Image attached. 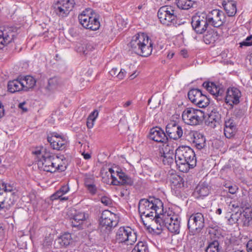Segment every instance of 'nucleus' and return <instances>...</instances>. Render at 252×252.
Returning <instances> with one entry per match:
<instances>
[{
	"label": "nucleus",
	"mask_w": 252,
	"mask_h": 252,
	"mask_svg": "<svg viewBox=\"0 0 252 252\" xmlns=\"http://www.w3.org/2000/svg\"><path fill=\"white\" fill-rule=\"evenodd\" d=\"M4 115V110L3 105L2 103L0 101V119L2 118Z\"/></svg>",
	"instance_id": "680f3d73"
},
{
	"label": "nucleus",
	"mask_w": 252,
	"mask_h": 252,
	"mask_svg": "<svg viewBox=\"0 0 252 252\" xmlns=\"http://www.w3.org/2000/svg\"><path fill=\"white\" fill-rule=\"evenodd\" d=\"M15 32L10 28L0 29V49L11 43L14 39Z\"/></svg>",
	"instance_id": "4be33fe9"
},
{
	"label": "nucleus",
	"mask_w": 252,
	"mask_h": 252,
	"mask_svg": "<svg viewBox=\"0 0 252 252\" xmlns=\"http://www.w3.org/2000/svg\"><path fill=\"white\" fill-rule=\"evenodd\" d=\"M74 0H62L55 1L51 8L53 12L61 18L67 17L75 5Z\"/></svg>",
	"instance_id": "0eeeda50"
},
{
	"label": "nucleus",
	"mask_w": 252,
	"mask_h": 252,
	"mask_svg": "<svg viewBox=\"0 0 252 252\" xmlns=\"http://www.w3.org/2000/svg\"><path fill=\"white\" fill-rule=\"evenodd\" d=\"M189 99L190 101L199 108H205L209 103V98L202 93L200 90L192 89L188 94Z\"/></svg>",
	"instance_id": "9d476101"
},
{
	"label": "nucleus",
	"mask_w": 252,
	"mask_h": 252,
	"mask_svg": "<svg viewBox=\"0 0 252 252\" xmlns=\"http://www.w3.org/2000/svg\"><path fill=\"white\" fill-rule=\"evenodd\" d=\"M89 192L92 195H94L96 194L97 191V189L95 184L91 185H89V187L86 188Z\"/></svg>",
	"instance_id": "8fccbe9b"
},
{
	"label": "nucleus",
	"mask_w": 252,
	"mask_h": 252,
	"mask_svg": "<svg viewBox=\"0 0 252 252\" xmlns=\"http://www.w3.org/2000/svg\"><path fill=\"white\" fill-rule=\"evenodd\" d=\"M181 54L184 58H186L187 57L188 53L186 50H181Z\"/></svg>",
	"instance_id": "0e129e2a"
},
{
	"label": "nucleus",
	"mask_w": 252,
	"mask_h": 252,
	"mask_svg": "<svg viewBox=\"0 0 252 252\" xmlns=\"http://www.w3.org/2000/svg\"><path fill=\"white\" fill-rule=\"evenodd\" d=\"M226 188L228 189V192L231 194H235L237 191L238 190V187L236 185H229L228 187H226Z\"/></svg>",
	"instance_id": "864d4df0"
},
{
	"label": "nucleus",
	"mask_w": 252,
	"mask_h": 252,
	"mask_svg": "<svg viewBox=\"0 0 252 252\" xmlns=\"http://www.w3.org/2000/svg\"><path fill=\"white\" fill-rule=\"evenodd\" d=\"M169 180L172 192L177 196L180 195L181 191L184 189L185 186L183 178L176 174H171Z\"/></svg>",
	"instance_id": "a211bd4d"
},
{
	"label": "nucleus",
	"mask_w": 252,
	"mask_h": 252,
	"mask_svg": "<svg viewBox=\"0 0 252 252\" xmlns=\"http://www.w3.org/2000/svg\"><path fill=\"white\" fill-rule=\"evenodd\" d=\"M227 222L230 225H233L235 223H237L238 225H240L239 224V213L236 212L232 214L230 217L227 219Z\"/></svg>",
	"instance_id": "79ce46f5"
},
{
	"label": "nucleus",
	"mask_w": 252,
	"mask_h": 252,
	"mask_svg": "<svg viewBox=\"0 0 252 252\" xmlns=\"http://www.w3.org/2000/svg\"><path fill=\"white\" fill-rule=\"evenodd\" d=\"M227 252H245L244 250H238V249H232V250L228 251Z\"/></svg>",
	"instance_id": "69168bd1"
},
{
	"label": "nucleus",
	"mask_w": 252,
	"mask_h": 252,
	"mask_svg": "<svg viewBox=\"0 0 252 252\" xmlns=\"http://www.w3.org/2000/svg\"><path fill=\"white\" fill-rule=\"evenodd\" d=\"M60 84V79L57 77H53L48 80V84L45 88L48 91H51L56 89Z\"/></svg>",
	"instance_id": "c9c22d12"
},
{
	"label": "nucleus",
	"mask_w": 252,
	"mask_h": 252,
	"mask_svg": "<svg viewBox=\"0 0 252 252\" xmlns=\"http://www.w3.org/2000/svg\"><path fill=\"white\" fill-rule=\"evenodd\" d=\"M38 158V167L44 171L54 173L57 171H63L66 167L59 163L60 159L58 157L54 158L46 152L43 147L36 148L32 152Z\"/></svg>",
	"instance_id": "f257e3e1"
},
{
	"label": "nucleus",
	"mask_w": 252,
	"mask_h": 252,
	"mask_svg": "<svg viewBox=\"0 0 252 252\" xmlns=\"http://www.w3.org/2000/svg\"><path fill=\"white\" fill-rule=\"evenodd\" d=\"M56 242L60 244L61 247H67L72 242L71 235L69 233H65L60 237H59Z\"/></svg>",
	"instance_id": "7c9ffc66"
},
{
	"label": "nucleus",
	"mask_w": 252,
	"mask_h": 252,
	"mask_svg": "<svg viewBox=\"0 0 252 252\" xmlns=\"http://www.w3.org/2000/svg\"><path fill=\"white\" fill-rule=\"evenodd\" d=\"M204 225V215L199 212L193 213L189 217L188 220V235L190 236L198 235Z\"/></svg>",
	"instance_id": "39448f33"
},
{
	"label": "nucleus",
	"mask_w": 252,
	"mask_h": 252,
	"mask_svg": "<svg viewBox=\"0 0 252 252\" xmlns=\"http://www.w3.org/2000/svg\"><path fill=\"white\" fill-rule=\"evenodd\" d=\"M163 210V207H162V209H160V210L157 208V209L153 211L152 210H146L145 213L141 211L140 210H138V212L141 216H145L147 218H151V219H152V218H153L155 215H157V214H160V213L162 212Z\"/></svg>",
	"instance_id": "e433bc0d"
},
{
	"label": "nucleus",
	"mask_w": 252,
	"mask_h": 252,
	"mask_svg": "<svg viewBox=\"0 0 252 252\" xmlns=\"http://www.w3.org/2000/svg\"><path fill=\"white\" fill-rule=\"evenodd\" d=\"M131 252H149L148 248L143 242H139Z\"/></svg>",
	"instance_id": "a19ab883"
},
{
	"label": "nucleus",
	"mask_w": 252,
	"mask_h": 252,
	"mask_svg": "<svg viewBox=\"0 0 252 252\" xmlns=\"http://www.w3.org/2000/svg\"><path fill=\"white\" fill-rule=\"evenodd\" d=\"M177 6L182 9L188 10L193 7L196 0H176Z\"/></svg>",
	"instance_id": "72a5a7b5"
},
{
	"label": "nucleus",
	"mask_w": 252,
	"mask_h": 252,
	"mask_svg": "<svg viewBox=\"0 0 252 252\" xmlns=\"http://www.w3.org/2000/svg\"><path fill=\"white\" fill-rule=\"evenodd\" d=\"M69 190V188L68 185H64L61 187V188L59 189L62 193L65 194L67 192H68Z\"/></svg>",
	"instance_id": "4d7b16f0"
},
{
	"label": "nucleus",
	"mask_w": 252,
	"mask_h": 252,
	"mask_svg": "<svg viewBox=\"0 0 252 252\" xmlns=\"http://www.w3.org/2000/svg\"><path fill=\"white\" fill-rule=\"evenodd\" d=\"M117 175L118 176L119 181L117 183L122 185L132 186L133 184V179L121 171H116Z\"/></svg>",
	"instance_id": "c756f323"
},
{
	"label": "nucleus",
	"mask_w": 252,
	"mask_h": 252,
	"mask_svg": "<svg viewBox=\"0 0 252 252\" xmlns=\"http://www.w3.org/2000/svg\"><path fill=\"white\" fill-rule=\"evenodd\" d=\"M168 216V214L166 213L162 214L160 213V214H157V215H155L153 218V220H154L155 222L156 223L157 225L161 224L164 225L165 226L164 224V220L165 219H167V217Z\"/></svg>",
	"instance_id": "ea45409f"
},
{
	"label": "nucleus",
	"mask_w": 252,
	"mask_h": 252,
	"mask_svg": "<svg viewBox=\"0 0 252 252\" xmlns=\"http://www.w3.org/2000/svg\"><path fill=\"white\" fill-rule=\"evenodd\" d=\"M159 156L160 160L165 165L170 166L175 161L174 150L168 145L159 149Z\"/></svg>",
	"instance_id": "dca6fc26"
},
{
	"label": "nucleus",
	"mask_w": 252,
	"mask_h": 252,
	"mask_svg": "<svg viewBox=\"0 0 252 252\" xmlns=\"http://www.w3.org/2000/svg\"><path fill=\"white\" fill-rule=\"evenodd\" d=\"M175 162L177 168L186 173L196 165V159L193 150L189 146L179 147L175 151Z\"/></svg>",
	"instance_id": "f03ea898"
},
{
	"label": "nucleus",
	"mask_w": 252,
	"mask_h": 252,
	"mask_svg": "<svg viewBox=\"0 0 252 252\" xmlns=\"http://www.w3.org/2000/svg\"><path fill=\"white\" fill-rule=\"evenodd\" d=\"M117 215L109 210H104L101 215L100 224L102 228H105L107 231H110L113 227L118 224Z\"/></svg>",
	"instance_id": "ddd939ff"
},
{
	"label": "nucleus",
	"mask_w": 252,
	"mask_h": 252,
	"mask_svg": "<svg viewBox=\"0 0 252 252\" xmlns=\"http://www.w3.org/2000/svg\"><path fill=\"white\" fill-rule=\"evenodd\" d=\"M188 140L198 150L204 148L206 144L205 136L197 131H190L187 135Z\"/></svg>",
	"instance_id": "f3484780"
},
{
	"label": "nucleus",
	"mask_w": 252,
	"mask_h": 252,
	"mask_svg": "<svg viewBox=\"0 0 252 252\" xmlns=\"http://www.w3.org/2000/svg\"><path fill=\"white\" fill-rule=\"evenodd\" d=\"M158 16L160 22L167 26L176 23L177 16L175 10L171 6H163L158 10Z\"/></svg>",
	"instance_id": "1a4fd4ad"
},
{
	"label": "nucleus",
	"mask_w": 252,
	"mask_h": 252,
	"mask_svg": "<svg viewBox=\"0 0 252 252\" xmlns=\"http://www.w3.org/2000/svg\"><path fill=\"white\" fill-rule=\"evenodd\" d=\"M252 45V35L248 36L245 40L240 43V46H251Z\"/></svg>",
	"instance_id": "603ef678"
},
{
	"label": "nucleus",
	"mask_w": 252,
	"mask_h": 252,
	"mask_svg": "<svg viewBox=\"0 0 252 252\" xmlns=\"http://www.w3.org/2000/svg\"><path fill=\"white\" fill-rule=\"evenodd\" d=\"M8 91L12 93L23 90L21 80L18 79L9 81L7 85Z\"/></svg>",
	"instance_id": "2f4dec72"
},
{
	"label": "nucleus",
	"mask_w": 252,
	"mask_h": 252,
	"mask_svg": "<svg viewBox=\"0 0 252 252\" xmlns=\"http://www.w3.org/2000/svg\"><path fill=\"white\" fill-rule=\"evenodd\" d=\"M191 24L192 29L197 34L203 33L209 26L206 17V14L203 13L192 16Z\"/></svg>",
	"instance_id": "4468645a"
},
{
	"label": "nucleus",
	"mask_w": 252,
	"mask_h": 252,
	"mask_svg": "<svg viewBox=\"0 0 252 252\" xmlns=\"http://www.w3.org/2000/svg\"><path fill=\"white\" fill-rule=\"evenodd\" d=\"M204 117V113L201 110L193 108H187L182 113L183 121L187 125L196 126L202 122Z\"/></svg>",
	"instance_id": "423d86ee"
},
{
	"label": "nucleus",
	"mask_w": 252,
	"mask_h": 252,
	"mask_svg": "<svg viewBox=\"0 0 252 252\" xmlns=\"http://www.w3.org/2000/svg\"><path fill=\"white\" fill-rule=\"evenodd\" d=\"M165 227L171 233L178 234L180 232V219L175 215H168L164 220Z\"/></svg>",
	"instance_id": "aec40b11"
},
{
	"label": "nucleus",
	"mask_w": 252,
	"mask_h": 252,
	"mask_svg": "<svg viewBox=\"0 0 252 252\" xmlns=\"http://www.w3.org/2000/svg\"><path fill=\"white\" fill-rule=\"evenodd\" d=\"M224 126L236 129V124L233 117H226L224 120Z\"/></svg>",
	"instance_id": "37998d69"
},
{
	"label": "nucleus",
	"mask_w": 252,
	"mask_h": 252,
	"mask_svg": "<svg viewBox=\"0 0 252 252\" xmlns=\"http://www.w3.org/2000/svg\"><path fill=\"white\" fill-rule=\"evenodd\" d=\"M163 205L162 202L159 199L155 197H149L148 199H140L138 204V210L145 213L147 210L153 211L157 208L160 210L163 207Z\"/></svg>",
	"instance_id": "f8f14e48"
},
{
	"label": "nucleus",
	"mask_w": 252,
	"mask_h": 252,
	"mask_svg": "<svg viewBox=\"0 0 252 252\" xmlns=\"http://www.w3.org/2000/svg\"><path fill=\"white\" fill-rule=\"evenodd\" d=\"M241 96V93L236 88H229L226 92L225 96V101L227 104L233 108V105H236L240 102V98Z\"/></svg>",
	"instance_id": "6ab92c4d"
},
{
	"label": "nucleus",
	"mask_w": 252,
	"mask_h": 252,
	"mask_svg": "<svg viewBox=\"0 0 252 252\" xmlns=\"http://www.w3.org/2000/svg\"><path fill=\"white\" fill-rule=\"evenodd\" d=\"M121 196H124L127 193L129 194V192L127 191V189H126L125 190H122L121 191Z\"/></svg>",
	"instance_id": "338daca9"
},
{
	"label": "nucleus",
	"mask_w": 252,
	"mask_h": 252,
	"mask_svg": "<svg viewBox=\"0 0 252 252\" xmlns=\"http://www.w3.org/2000/svg\"><path fill=\"white\" fill-rule=\"evenodd\" d=\"M0 189L3 190L6 192H11L13 190V187L3 180H1L0 182Z\"/></svg>",
	"instance_id": "49530a36"
},
{
	"label": "nucleus",
	"mask_w": 252,
	"mask_h": 252,
	"mask_svg": "<svg viewBox=\"0 0 252 252\" xmlns=\"http://www.w3.org/2000/svg\"><path fill=\"white\" fill-rule=\"evenodd\" d=\"M221 122V115L216 109H213L208 114V117L206 121L207 125L212 128H215Z\"/></svg>",
	"instance_id": "bb28decb"
},
{
	"label": "nucleus",
	"mask_w": 252,
	"mask_h": 252,
	"mask_svg": "<svg viewBox=\"0 0 252 252\" xmlns=\"http://www.w3.org/2000/svg\"><path fill=\"white\" fill-rule=\"evenodd\" d=\"M202 86L216 98L221 96L224 92L222 85L217 84L213 82H204Z\"/></svg>",
	"instance_id": "5701e85b"
},
{
	"label": "nucleus",
	"mask_w": 252,
	"mask_h": 252,
	"mask_svg": "<svg viewBox=\"0 0 252 252\" xmlns=\"http://www.w3.org/2000/svg\"><path fill=\"white\" fill-rule=\"evenodd\" d=\"M94 176H91L85 178L84 181V184L86 188L89 187V185H93L94 184Z\"/></svg>",
	"instance_id": "09e8293b"
},
{
	"label": "nucleus",
	"mask_w": 252,
	"mask_h": 252,
	"mask_svg": "<svg viewBox=\"0 0 252 252\" xmlns=\"http://www.w3.org/2000/svg\"><path fill=\"white\" fill-rule=\"evenodd\" d=\"M247 252H252V239L249 240L246 245Z\"/></svg>",
	"instance_id": "13d9d810"
},
{
	"label": "nucleus",
	"mask_w": 252,
	"mask_h": 252,
	"mask_svg": "<svg viewBox=\"0 0 252 252\" xmlns=\"http://www.w3.org/2000/svg\"><path fill=\"white\" fill-rule=\"evenodd\" d=\"M218 38L217 32H207L203 36V40L206 44H210L215 42Z\"/></svg>",
	"instance_id": "f704fd0d"
},
{
	"label": "nucleus",
	"mask_w": 252,
	"mask_h": 252,
	"mask_svg": "<svg viewBox=\"0 0 252 252\" xmlns=\"http://www.w3.org/2000/svg\"><path fill=\"white\" fill-rule=\"evenodd\" d=\"M89 218V215L84 212H79L71 218V224L73 227H79L83 228V223Z\"/></svg>",
	"instance_id": "a878e982"
},
{
	"label": "nucleus",
	"mask_w": 252,
	"mask_h": 252,
	"mask_svg": "<svg viewBox=\"0 0 252 252\" xmlns=\"http://www.w3.org/2000/svg\"><path fill=\"white\" fill-rule=\"evenodd\" d=\"M25 104V102L20 103L19 104V107L22 109L24 112H27L28 111V109L24 107Z\"/></svg>",
	"instance_id": "e2e57ef3"
},
{
	"label": "nucleus",
	"mask_w": 252,
	"mask_h": 252,
	"mask_svg": "<svg viewBox=\"0 0 252 252\" xmlns=\"http://www.w3.org/2000/svg\"><path fill=\"white\" fill-rule=\"evenodd\" d=\"M131 103L132 102L131 100H128L124 104L123 106L125 108L127 107L131 104Z\"/></svg>",
	"instance_id": "774afa93"
},
{
	"label": "nucleus",
	"mask_w": 252,
	"mask_h": 252,
	"mask_svg": "<svg viewBox=\"0 0 252 252\" xmlns=\"http://www.w3.org/2000/svg\"><path fill=\"white\" fill-rule=\"evenodd\" d=\"M209 25L214 28H219L223 25L226 21L225 13L221 10L215 9L206 14Z\"/></svg>",
	"instance_id": "9b49d317"
},
{
	"label": "nucleus",
	"mask_w": 252,
	"mask_h": 252,
	"mask_svg": "<svg viewBox=\"0 0 252 252\" xmlns=\"http://www.w3.org/2000/svg\"><path fill=\"white\" fill-rule=\"evenodd\" d=\"M149 137L152 140L158 143H166L168 141V137L164 131L158 127L151 129Z\"/></svg>",
	"instance_id": "b1692460"
},
{
	"label": "nucleus",
	"mask_w": 252,
	"mask_h": 252,
	"mask_svg": "<svg viewBox=\"0 0 252 252\" xmlns=\"http://www.w3.org/2000/svg\"><path fill=\"white\" fill-rule=\"evenodd\" d=\"M63 195L64 194L58 190L51 195V199L52 200L60 199L62 201L67 200L68 199V197H63Z\"/></svg>",
	"instance_id": "c03bdc74"
},
{
	"label": "nucleus",
	"mask_w": 252,
	"mask_h": 252,
	"mask_svg": "<svg viewBox=\"0 0 252 252\" xmlns=\"http://www.w3.org/2000/svg\"><path fill=\"white\" fill-rule=\"evenodd\" d=\"M252 222V209L246 207L239 213V224L242 227H249Z\"/></svg>",
	"instance_id": "393cba45"
},
{
	"label": "nucleus",
	"mask_w": 252,
	"mask_h": 252,
	"mask_svg": "<svg viewBox=\"0 0 252 252\" xmlns=\"http://www.w3.org/2000/svg\"><path fill=\"white\" fill-rule=\"evenodd\" d=\"M109 73L112 76H116L119 80H122L125 77L126 72L125 69H121L118 72V70L117 68H113L109 71Z\"/></svg>",
	"instance_id": "58836bf2"
},
{
	"label": "nucleus",
	"mask_w": 252,
	"mask_h": 252,
	"mask_svg": "<svg viewBox=\"0 0 252 252\" xmlns=\"http://www.w3.org/2000/svg\"><path fill=\"white\" fill-rule=\"evenodd\" d=\"M219 242L217 240L210 242L206 247L205 252H220Z\"/></svg>",
	"instance_id": "4c0bfd02"
},
{
	"label": "nucleus",
	"mask_w": 252,
	"mask_h": 252,
	"mask_svg": "<svg viewBox=\"0 0 252 252\" xmlns=\"http://www.w3.org/2000/svg\"><path fill=\"white\" fill-rule=\"evenodd\" d=\"M223 130L225 136L227 138H230L235 135L236 129L224 126Z\"/></svg>",
	"instance_id": "a18cd8bd"
},
{
	"label": "nucleus",
	"mask_w": 252,
	"mask_h": 252,
	"mask_svg": "<svg viewBox=\"0 0 252 252\" xmlns=\"http://www.w3.org/2000/svg\"><path fill=\"white\" fill-rule=\"evenodd\" d=\"M153 43L144 33L139 32L132 36L128 46L129 51L142 57L150 56L153 50Z\"/></svg>",
	"instance_id": "7ed1b4c3"
},
{
	"label": "nucleus",
	"mask_w": 252,
	"mask_h": 252,
	"mask_svg": "<svg viewBox=\"0 0 252 252\" xmlns=\"http://www.w3.org/2000/svg\"><path fill=\"white\" fill-rule=\"evenodd\" d=\"M166 132L167 137L173 140L180 138L183 135V130L181 126L175 122H172L166 126Z\"/></svg>",
	"instance_id": "412c9836"
},
{
	"label": "nucleus",
	"mask_w": 252,
	"mask_h": 252,
	"mask_svg": "<svg viewBox=\"0 0 252 252\" xmlns=\"http://www.w3.org/2000/svg\"><path fill=\"white\" fill-rule=\"evenodd\" d=\"M47 141L53 149L58 151L65 150L69 145L67 138L57 133H54L51 136H48Z\"/></svg>",
	"instance_id": "2eb2a0df"
},
{
	"label": "nucleus",
	"mask_w": 252,
	"mask_h": 252,
	"mask_svg": "<svg viewBox=\"0 0 252 252\" xmlns=\"http://www.w3.org/2000/svg\"><path fill=\"white\" fill-rule=\"evenodd\" d=\"M210 193L209 186L204 183H200L196 187L194 194L196 198L204 197L207 196Z\"/></svg>",
	"instance_id": "c85d7f7f"
},
{
	"label": "nucleus",
	"mask_w": 252,
	"mask_h": 252,
	"mask_svg": "<svg viewBox=\"0 0 252 252\" xmlns=\"http://www.w3.org/2000/svg\"><path fill=\"white\" fill-rule=\"evenodd\" d=\"M116 240L119 243L133 245L137 240L136 232L129 227H120L117 231Z\"/></svg>",
	"instance_id": "6e6552de"
},
{
	"label": "nucleus",
	"mask_w": 252,
	"mask_h": 252,
	"mask_svg": "<svg viewBox=\"0 0 252 252\" xmlns=\"http://www.w3.org/2000/svg\"><path fill=\"white\" fill-rule=\"evenodd\" d=\"M8 209L9 205L5 203V200H0V211H4L5 212L6 210Z\"/></svg>",
	"instance_id": "5fc2aeb1"
},
{
	"label": "nucleus",
	"mask_w": 252,
	"mask_h": 252,
	"mask_svg": "<svg viewBox=\"0 0 252 252\" xmlns=\"http://www.w3.org/2000/svg\"><path fill=\"white\" fill-rule=\"evenodd\" d=\"M94 121H95L93 120H90V118H88L87 121V127L89 129L93 128L94 126Z\"/></svg>",
	"instance_id": "bf43d9fd"
},
{
	"label": "nucleus",
	"mask_w": 252,
	"mask_h": 252,
	"mask_svg": "<svg viewBox=\"0 0 252 252\" xmlns=\"http://www.w3.org/2000/svg\"><path fill=\"white\" fill-rule=\"evenodd\" d=\"M233 115L237 118H241L245 115V110L243 109L236 108L235 109Z\"/></svg>",
	"instance_id": "de8ad7c7"
},
{
	"label": "nucleus",
	"mask_w": 252,
	"mask_h": 252,
	"mask_svg": "<svg viewBox=\"0 0 252 252\" xmlns=\"http://www.w3.org/2000/svg\"><path fill=\"white\" fill-rule=\"evenodd\" d=\"M23 90L28 91L30 89H32L35 85L36 81L31 76H26L23 79H21Z\"/></svg>",
	"instance_id": "473e14b6"
},
{
	"label": "nucleus",
	"mask_w": 252,
	"mask_h": 252,
	"mask_svg": "<svg viewBox=\"0 0 252 252\" xmlns=\"http://www.w3.org/2000/svg\"><path fill=\"white\" fill-rule=\"evenodd\" d=\"M222 6L228 17H233L236 13V2L234 0H224Z\"/></svg>",
	"instance_id": "cd10ccee"
},
{
	"label": "nucleus",
	"mask_w": 252,
	"mask_h": 252,
	"mask_svg": "<svg viewBox=\"0 0 252 252\" xmlns=\"http://www.w3.org/2000/svg\"><path fill=\"white\" fill-rule=\"evenodd\" d=\"M78 20L80 24L86 29L96 31L100 27L98 16L91 8H86L79 14Z\"/></svg>",
	"instance_id": "20e7f679"
},
{
	"label": "nucleus",
	"mask_w": 252,
	"mask_h": 252,
	"mask_svg": "<svg viewBox=\"0 0 252 252\" xmlns=\"http://www.w3.org/2000/svg\"><path fill=\"white\" fill-rule=\"evenodd\" d=\"M98 111L97 110H94V111L91 113V114L89 115L88 118H90V120L95 121L96 118L98 116Z\"/></svg>",
	"instance_id": "6e6d98bb"
},
{
	"label": "nucleus",
	"mask_w": 252,
	"mask_h": 252,
	"mask_svg": "<svg viewBox=\"0 0 252 252\" xmlns=\"http://www.w3.org/2000/svg\"><path fill=\"white\" fill-rule=\"evenodd\" d=\"M5 231L3 225L0 223V240H1L4 236Z\"/></svg>",
	"instance_id": "052dcab7"
},
{
	"label": "nucleus",
	"mask_w": 252,
	"mask_h": 252,
	"mask_svg": "<svg viewBox=\"0 0 252 252\" xmlns=\"http://www.w3.org/2000/svg\"><path fill=\"white\" fill-rule=\"evenodd\" d=\"M101 203L105 206H110L112 204V200L108 197L102 196L101 198Z\"/></svg>",
	"instance_id": "3c124183"
}]
</instances>
